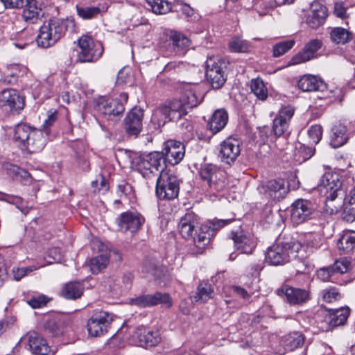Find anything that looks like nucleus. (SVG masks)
Returning <instances> with one entry per match:
<instances>
[{
    "instance_id": "1",
    "label": "nucleus",
    "mask_w": 355,
    "mask_h": 355,
    "mask_svg": "<svg viewBox=\"0 0 355 355\" xmlns=\"http://www.w3.org/2000/svg\"><path fill=\"white\" fill-rule=\"evenodd\" d=\"M179 232L182 236L191 240L198 248L196 253H202L210 242L211 233L207 225L200 226L199 218L193 213H188L179 223Z\"/></svg>"
},
{
    "instance_id": "2",
    "label": "nucleus",
    "mask_w": 355,
    "mask_h": 355,
    "mask_svg": "<svg viewBox=\"0 0 355 355\" xmlns=\"http://www.w3.org/2000/svg\"><path fill=\"white\" fill-rule=\"evenodd\" d=\"M48 137L42 130L19 124L15 128L13 139L21 150L34 153L44 148Z\"/></svg>"
},
{
    "instance_id": "3",
    "label": "nucleus",
    "mask_w": 355,
    "mask_h": 355,
    "mask_svg": "<svg viewBox=\"0 0 355 355\" xmlns=\"http://www.w3.org/2000/svg\"><path fill=\"white\" fill-rule=\"evenodd\" d=\"M66 21L63 19L52 18L44 22L37 37L39 46L49 48L53 46L64 35Z\"/></svg>"
},
{
    "instance_id": "4",
    "label": "nucleus",
    "mask_w": 355,
    "mask_h": 355,
    "mask_svg": "<svg viewBox=\"0 0 355 355\" xmlns=\"http://www.w3.org/2000/svg\"><path fill=\"white\" fill-rule=\"evenodd\" d=\"M300 248V243L296 241L275 243L268 248L266 261L274 266L284 265L295 258Z\"/></svg>"
},
{
    "instance_id": "5",
    "label": "nucleus",
    "mask_w": 355,
    "mask_h": 355,
    "mask_svg": "<svg viewBox=\"0 0 355 355\" xmlns=\"http://www.w3.org/2000/svg\"><path fill=\"white\" fill-rule=\"evenodd\" d=\"M132 165L145 178H149L156 172L166 170L163 153L159 152L138 155L133 159Z\"/></svg>"
},
{
    "instance_id": "6",
    "label": "nucleus",
    "mask_w": 355,
    "mask_h": 355,
    "mask_svg": "<svg viewBox=\"0 0 355 355\" xmlns=\"http://www.w3.org/2000/svg\"><path fill=\"white\" fill-rule=\"evenodd\" d=\"M202 100L203 94L200 91V86L187 84L183 87L181 98L171 102L173 104V110H178L182 116L186 115L189 110L198 106Z\"/></svg>"
},
{
    "instance_id": "7",
    "label": "nucleus",
    "mask_w": 355,
    "mask_h": 355,
    "mask_svg": "<svg viewBox=\"0 0 355 355\" xmlns=\"http://www.w3.org/2000/svg\"><path fill=\"white\" fill-rule=\"evenodd\" d=\"M180 190L179 180L169 170H162L157 180L155 192L161 200H173Z\"/></svg>"
},
{
    "instance_id": "8",
    "label": "nucleus",
    "mask_w": 355,
    "mask_h": 355,
    "mask_svg": "<svg viewBox=\"0 0 355 355\" xmlns=\"http://www.w3.org/2000/svg\"><path fill=\"white\" fill-rule=\"evenodd\" d=\"M78 60L80 62H94L101 57L104 51L102 43L89 35H83L78 39Z\"/></svg>"
},
{
    "instance_id": "9",
    "label": "nucleus",
    "mask_w": 355,
    "mask_h": 355,
    "mask_svg": "<svg viewBox=\"0 0 355 355\" xmlns=\"http://www.w3.org/2000/svg\"><path fill=\"white\" fill-rule=\"evenodd\" d=\"M120 98V101L116 98H99L96 103V111L107 119L122 114L125 110L123 102L128 101V96L126 93H122Z\"/></svg>"
},
{
    "instance_id": "10",
    "label": "nucleus",
    "mask_w": 355,
    "mask_h": 355,
    "mask_svg": "<svg viewBox=\"0 0 355 355\" xmlns=\"http://www.w3.org/2000/svg\"><path fill=\"white\" fill-rule=\"evenodd\" d=\"M224 62L218 56L208 57L206 63V77L214 89L221 87L225 83L223 66Z\"/></svg>"
},
{
    "instance_id": "11",
    "label": "nucleus",
    "mask_w": 355,
    "mask_h": 355,
    "mask_svg": "<svg viewBox=\"0 0 355 355\" xmlns=\"http://www.w3.org/2000/svg\"><path fill=\"white\" fill-rule=\"evenodd\" d=\"M258 191L266 198L274 200L284 198L288 193V186L282 178L270 180L258 187Z\"/></svg>"
},
{
    "instance_id": "12",
    "label": "nucleus",
    "mask_w": 355,
    "mask_h": 355,
    "mask_svg": "<svg viewBox=\"0 0 355 355\" xmlns=\"http://www.w3.org/2000/svg\"><path fill=\"white\" fill-rule=\"evenodd\" d=\"M199 174L200 178L207 182L209 187L219 191L225 187V173L217 166L211 164L202 165Z\"/></svg>"
},
{
    "instance_id": "13",
    "label": "nucleus",
    "mask_w": 355,
    "mask_h": 355,
    "mask_svg": "<svg viewBox=\"0 0 355 355\" xmlns=\"http://www.w3.org/2000/svg\"><path fill=\"white\" fill-rule=\"evenodd\" d=\"M112 321V317L105 311L94 313L87 322V331L93 337H99L107 332Z\"/></svg>"
},
{
    "instance_id": "14",
    "label": "nucleus",
    "mask_w": 355,
    "mask_h": 355,
    "mask_svg": "<svg viewBox=\"0 0 355 355\" xmlns=\"http://www.w3.org/2000/svg\"><path fill=\"white\" fill-rule=\"evenodd\" d=\"M313 204L307 200L297 199L291 205V221L293 225H298L310 219L313 211Z\"/></svg>"
},
{
    "instance_id": "15",
    "label": "nucleus",
    "mask_w": 355,
    "mask_h": 355,
    "mask_svg": "<svg viewBox=\"0 0 355 355\" xmlns=\"http://www.w3.org/2000/svg\"><path fill=\"white\" fill-rule=\"evenodd\" d=\"M182 117L179 112L173 110V104L171 101L157 107L152 114L151 123L155 128H159L169 121L178 120Z\"/></svg>"
},
{
    "instance_id": "16",
    "label": "nucleus",
    "mask_w": 355,
    "mask_h": 355,
    "mask_svg": "<svg viewBox=\"0 0 355 355\" xmlns=\"http://www.w3.org/2000/svg\"><path fill=\"white\" fill-rule=\"evenodd\" d=\"M131 305L140 308L162 304L165 307H170L172 304L171 297L167 293H156L153 295H142L130 300Z\"/></svg>"
},
{
    "instance_id": "17",
    "label": "nucleus",
    "mask_w": 355,
    "mask_h": 355,
    "mask_svg": "<svg viewBox=\"0 0 355 355\" xmlns=\"http://www.w3.org/2000/svg\"><path fill=\"white\" fill-rule=\"evenodd\" d=\"M231 239L234 241L236 250L244 254H251L257 245V240L254 236L241 229L232 231Z\"/></svg>"
},
{
    "instance_id": "18",
    "label": "nucleus",
    "mask_w": 355,
    "mask_h": 355,
    "mask_svg": "<svg viewBox=\"0 0 355 355\" xmlns=\"http://www.w3.org/2000/svg\"><path fill=\"white\" fill-rule=\"evenodd\" d=\"M144 221V218L136 211L123 212L116 218L119 230L124 232L127 231L132 233L137 232Z\"/></svg>"
},
{
    "instance_id": "19",
    "label": "nucleus",
    "mask_w": 355,
    "mask_h": 355,
    "mask_svg": "<svg viewBox=\"0 0 355 355\" xmlns=\"http://www.w3.org/2000/svg\"><path fill=\"white\" fill-rule=\"evenodd\" d=\"M24 100L20 97L17 91L13 89H6L0 93V108L3 111L21 110L24 108Z\"/></svg>"
},
{
    "instance_id": "20",
    "label": "nucleus",
    "mask_w": 355,
    "mask_h": 355,
    "mask_svg": "<svg viewBox=\"0 0 355 355\" xmlns=\"http://www.w3.org/2000/svg\"><path fill=\"white\" fill-rule=\"evenodd\" d=\"M327 17V8L318 1H313L311 3L305 21L310 28H317L324 23Z\"/></svg>"
},
{
    "instance_id": "21",
    "label": "nucleus",
    "mask_w": 355,
    "mask_h": 355,
    "mask_svg": "<svg viewBox=\"0 0 355 355\" xmlns=\"http://www.w3.org/2000/svg\"><path fill=\"white\" fill-rule=\"evenodd\" d=\"M240 153L239 141L229 137L221 143L219 157L223 162L230 164L236 160Z\"/></svg>"
},
{
    "instance_id": "22",
    "label": "nucleus",
    "mask_w": 355,
    "mask_h": 355,
    "mask_svg": "<svg viewBox=\"0 0 355 355\" xmlns=\"http://www.w3.org/2000/svg\"><path fill=\"white\" fill-rule=\"evenodd\" d=\"M144 110L140 107L132 108L125 118V128L129 135L137 136L143 127Z\"/></svg>"
},
{
    "instance_id": "23",
    "label": "nucleus",
    "mask_w": 355,
    "mask_h": 355,
    "mask_svg": "<svg viewBox=\"0 0 355 355\" xmlns=\"http://www.w3.org/2000/svg\"><path fill=\"white\" fill-rule=\"evenodd\" d=\"M322 47V42L318 39L311 40L306 43L302 51L294 55L291 60V64H299L318 57L317 52Z\"/></svg>"
},
{
    "instance_id": "24",
    "label": "nucleus",
    "mask_w": 355,
    "mask_h": 355,
    "mask_svg": "<svg viewBox=\"0 0 355 355\" xmlns=\"http://www.w3.org/2000/svg\"><path fill=\"white\" fill-rule=\"evenodd\" d=\"M163 155L165 156L164 160H167L172 165L179 164L184 157L185 149L182 143L168 140L165 144Z\"/></svg>"
},
{
    "instance_id": "25",
    "label": "nucleus",
    "mask_w": 355,
    "mask_h": 355,
    "mask_svg": "<svg viewBox=\"0 0 355 355\" xmlns=\"http://www.w3.org/2000/svg\"><path fill=\"white\" fill-rule=\"evenodd\" d=\"M304 336L299 331H293L282 337L279 346L276 349L277 354L284 355L288 351H293L302 346Z\"/></svg>"
},
{
    "instance_id": "26",
    "label": "nucleus",
    "mask_w": 355,
    "mask_h": 355,
    "mask_svg": "<svg viewBox=\"0 0 355 355\" xmlns=\"http://www.w3.org/2000/svg\"><path fill=\"white\" fill-rule=\"evenodd\" d=\"M44 16L41 3L37 0H26L22 11V19L29 24L39 22Z\"/></svg>"
},
{
    "instance_id": "27",
    "label": "nucleus",
    "mask_w": 355,
    "mask_h": 355,
    "mask_svg": "<svg viewBox=\"0 0 355 355\" xmlns=\"http://www.w3.org/2000/svg\"><path fill=\"white\" fill-rule=\"evenodd\" d=\"M321 193L329 195L330 193H338L341 187V182L338 173L330 170L322 176L318 185Z\"/></svg>"
},
{
    "instance_id": "28",
    "label": "nucleus",
    "mask_w": 355,
    "mask_h": 355,
    "mask_svg": "<svg viewBox=\"0 0 355 355\" xmlns=\"http://www.w3.org/2000/svg\"><path fill=\"white\" fill-rule=\"evenodd\" d=\"M277 293L279 295L284 293L287 302L290 304H302L305 303L309 298V293L306 289L294 288L285 286L277 289Z\"/></svg>"
},
{
    "instance_id": "29",
    "label": "nucleus",
    "mask_w": 355,
    "mask_h": 355,
    "mask_svg": "<svg viewBox=\"0 0 355 355\" xmlns=\"http://www.w3.org/2000/svg\"><path fill=\"white\" fill-rule=\"evenodd\" d=\"M294 114V110L291 107L282 108L273 120L272 129L276 136L282 135L288 129V123Z\"/></svg>"
},
{
    "instance_id": "30",
    "label": "nucleus",
    "mask_w": 355,
    "mask_h": 355,
    "mask_svg": "<svg viewBox=\"0 0 355 355\" xmlns=\"http://www.w3.org/2000/svg\"><path fill=\"white\" fill-rule=\"evenodd\" d=\"M29 347L34 355H53L47 341L36 332L28 334Z\"/></svg>"
},
{
    "instance_id": "31",
    "label": "nucleus",
    "mask_w": 355,
    "mask_h": 355,
    "mask_svg": "<svg viewBox=\"0 0 355 355\" xmlns=\"http://www.w3.org/2000/svg\"><path fill=\"white\" fill-rule=\"evenodd\" d=\"M134 336L137 338L138 345L143 347L155 346L161 341L160 334L157 329L139 328Z\"/></svg>"
},
{
    "instance_id": "32",
    "label": "nucleus",
    "mask_w": 355,
    "mask_h": 355,
    "mask_svg": "<svg viewBox=\"0 0 355 355\" xmlns=\"http://www.w3.org/2000/svg\"><path fill=\"white\" fill-rule=\"evenodd\" d=\"M331 132L330 145L334 148L345 145L349 138V132L345 123L341 121L336 123L333 126Z\"/></svg>"
},
{
    "instance_id": "33",
    "label": "nucleus",
    "mask_w": 355,
    "mask_h": 355,
    "mask_svg": "<svg viewBox=\"0 0 355 355\" xmlns=\"http://www.w3.org/2000/svg\"><path fill=\"white\" fill-rule=\"evenodd\" d=\"M297 85L303 92L323 91L327 87L325 83L320 78L313 75L303 76L298 80Z\"/></svg>"
},
{
    "instance_id": "34",
    "label": "nucleus",
    "mask_w": 355,
    "mask_h": 355,
    "mask_svg": "<svg viewBox=\"0 0 355 355\" xmlns=\"http://www.w3.org/2000/svg\"><path fill=\"white\" fill-rule=\"evenodd\" d=\"M227 121V112L224 109H218L213 113L211 118L208 122V128L212 133L216 134L225 127Z\"/></svg>"
},
{
    "instance_id": "35",
    "label": "nucleus",
    "mask_w": 355,
    "mask_h": 355,
    "mask_svg": "<svg viewBox=\"0 0 355 355\" xmlns=\"http://www.w3.org/2000/svg\"><path fill=\"white\" fill-rule=\"evenodd\" d=\"M84 286L80 282H71L64 285L61 295L66 299L75 300L79 298L83 293Z\"/></svg>"
},
{
    "instance_id": "36",
    "label": "nucleus",
    "mask_w": 355,
    "mask_h": 355,
    "mask_svg": "<svg viewBox=\"0 0 355 355\" xmlns=\"http://www.w3.org/2000/svg\"><path fill=\"white\" fill-rule=\"evenodd\" d=\"M338 247L343 254H349L354 252L355 250V232H344L338 240Z\"/></svg>"
},
{
    "instance_id": "37",
    "label": "nucleus",
    "mask_w": 355,
    "mask_h": 355,
    "mask_svg": "<svg viewBox=\"0 0 355 355\" xmlns=\"http://www.w3.org/2000/svg\"><path fill=\"white\" fill-rule=\"evenodd\" d=\"M327 196L325 211L329 214L338 213L343 207V198H338V193H330Z\"/></svg>"
},
{
    "instance_id": "38",
    "label": "nucleus",
    "mask_w": 355,
    "mask_h": 355,
    "mask_svg": "<svg viewBox=\"0 0 355 355\" xmlns=\"http://www.w3.org/2000/svg\"><path fill=\"white\" fill-rule=\"evenodd\" d=\"M330 37L335 44H345L352 39V34L344 28L336 27L331 30Z\"/></svg>"
},
{
    "instance_id": "39",
    "label": "nucleus",
    "mask_w": 355,
    "mask_h": 355,
    "mask_svg": "<svg viewBox=\"0 0 355 355\" xmlns=\"http://www.w3.org/2000/svg\"><path fill=\"white\" fill-rule=\"evenodd\" d=\"M170 38L173 42L174 49L178 53H183L184 50L191 44L189 38L180 33L171 32Z\"/></svg>"
},
{
    "instance_id": "40",
    "label": "nucleus",
    "mask_w": 355,
    "mask_h": 355,
    "mask_svg": "<svg viewBox=\"0 0 355 355\" xmlns=\"http://www.w3.org/2000/svg\"><path fill=\"white\" fill-rule=\"evenodd\" d=\"M231 52L234 53H248L251 50L250 44L239 36L231 38L228 44Z\"/></svg>"
},
{
    "instance_id": "41",
    "label": "nucleus",
    "mask_w": 355,
    "mask_h": 355,
    "mask_svg": "<svg viewBox=\"0 0 355 355\" xmlns=\"http://www.w3.org/2000/svg\"><path fill=\"white\" fill-rule=\"evenodd\" d=\"M146 1L152 11L157 15H165L171 9L170 3L166 0H146Z\"/></svg>"
},
{
    "instance_id": "42",
    "label": "nucleus",
    "mask_w": 355,
    "mask_h": 355,
    "mask_svg": "<svg viewBox=\"0 0 355 355\" xmlns=\"http://www.w3.org/2000/svg\"><path fill=\"white\" fill-rule=\"evenodd\" d=\"M213 289L208 283H200L198 286V292L193 297L194 301L205 302L212 297Z\"/></svg>"
},
{
    "instance_id": "43",
    "label": "nucleus",
    "mask_w": 355,
    "mask_h": 355,
    "mask_svg": "<svg viewBox=\"0 0 355 355\" xmlns=\"http://www.w3.org/2000/svg\"><path fill=\"white\" fill-rule=\"evenodd\" d=\"M250 88L253 94L260 100H265L268 97V89L263 82L259 78L252 79L250 83Z\"/></svg>"
},
{
    "instance_id": "44",
    "label": "nucleus",
    "mask_w": 355,
    "mask_h": 355,
    "mask_svg": "<svg viewBox=\"0 0 355 355\" xmlns=\"http://www.w3.org/2000/svg\"><path fill=\"white\" fill-rule=\"evenodd\" d=\"M109 263V257L106 254H100L89 261V269L92 273H98L105 268Z\"/></svg>"
},
{
    "instance_id": "45",
    "label": "nucleus",
    "mask_w": 355,
    "mask_h": 355,
    "mask_svg": "<svg viewBox=\"0 0 355 355\" xmlns=\"http://www.w3.org/2000/svg\"><path fill=\"white\" fill-rule=\"evenodd\" d=\"M349 315V309L348 307H343L336 309L331 315L330 322L334 326L343 324L347 320Z\"/></svg>"
},
{
    "instance_id": "46",
    "label": "nucleus",
    "mask_w": 355,
    "mask_h": 355,
    "mask_svg": "<svg viewBox=\"0 0 355 355\" xmlns=\"http://www.w3.org/2000/svg\"><path fill=\"white\" fill-rule=\"evenodd\" d=\"M44 329L53 336H58L63 334L61 321L55 318L46 320L44 324Z\"/></svg>"
},
{
    "instance_id": "47",
    "label": "nucleus",
    "mask_w": 355,
    "mask_h": 355,
    "mask_svg": "<svg viewBox=\"0 0 355 355\" xmlns=\"http://www.w3.org/2000/svg\"><path fill=\"white\" fill-rule=\"evenodd\" d=\"M295 43L294 40H289L280 42L273 46L272 55L275 58L279 57L293 48Z\"/></svg>"
},
{
    "instance_id": "48",
    "label": "nucleus",
    "mask_w": 355,
    "mask_h": 355,
    "mask_svg": "<svg viewBox=\"0 0 355 355\" xmlns=\"http://www.w3.org/2000/svg\"><path fill=\"white\" fill-rule=\"evenodd\" d=\"M43 266H31L28 267H24V268H18V267H14L12 269V279L16 281H19L21 279L27 275L28 273L42 267Z\"/></svg>"
},
{
    "instance_id": "49",
    "label": "nucleus",
    "mask_w": 355,
    "mask_h": 355,
    "mask_svg": "<svg viewBox=\"0 0 355 355\" xmlns=\"http://www.w3.org/2000/svg\"><path fill=\"white\" fill-rule=\"evenodd\" d=\"M9 175L15 178L18 180H26L28 182L31 178L30 174L28 171L22 169L15 165H10L9 168H7Z\"/></svg>"
},
{
    "instance_id": "50",
    "label": "nucleus",
    "mask_w": 355,
    "mask_h": 355,
    "mask_svg": "<svg viewBox=\"0 0 355 355\" xmlns=\"http://www.w3.org/2000/svg\"><path fill=\"white\" fill-rule=\"evenodd\" d=\"M58 118V112L55 110H51L47 112V117L42 125V131L46 136H49L51 127L53 125Z\"/></svg>"
},
{
    "instance_id": "51",
    "label": "nucleus",
    "mask_w": 355,
    "mask_h": 355,
    "mask_svg": "<svg viewBox=\"0 0 355 355\" xmlns=\"http://www.w3.org/2000/svg\"><path fill=\"white\" fill-rule=\"evenodd\" d=\"M117 83L125 85H131L133 83V74L130 67H124L119 71Z\"/></svg>"
},
{
    "instance_id": "52",
    "label": "nucleus",
    "mask_w": 355,
    "mask_h": 355,
    "mask_svg": "<svg viewBox=\"0 0 355 355\" xmlns=\"http://www.w3.org/2000/svg\"><path fill=\"white\" fill-rule=\"evenodd\" d=\"M334 275L347 272L351 268V262L347 259H340L335 261L331 266Z\"/></svg>"
},
{
    "instance_id": "53",
    "label": "nucleus",
    "mask_w": 355,
    "mask_h": 355,
    "mask_svg": "<svg viewBox=\"0 0 355 355\" xmlns=\"http://www.w3.org/2000/svg\"><path fill=\"white\" fill-rule=\"evenodd\" d=\"M142 272L155 277H159V268L155 261L148 260L144 263Z\"/></svg>"
},
{
    "instance_id": "54",
    "label": "nucleus",
    "mask_w": 355,
    "mask_h": 355,
    "mask_svg": "<svg viewBox=\"0 0 355 355\" xmlns=\"http://www.w3.org/2000/svg\"><path fill=\"white\" fill-rule=\"evenodd\" d=\"M343 211L342 212L343 218L347 222L355 220V205L348 200L347 202L343 204Z\"/></svg>"
},
{
    "instance_id": "55",
    "label": "nucleus",
    "mask_w": 355,
    "mask_h": 355,
    "mask_svg": "<svg viewBox=\"0 0 355 355\" xmlns=\"http://www.w3.org/2000/svg\"><path fill=\"white\" fill-rule=\"evenodd\" d=\"M308 135L312 144H318L322 136V126L320 125H311L308 130Z\"/></svg>"
},
{
    "instance_id": "56",
    "label": "nucleus",
    "mask_w": 355,
    "mask_h": 355,
    "mask_svg": "<svg viewBox=\"0 0 355 355\" xmlns=\"http://www.w3.org/2000/svg\"><path fill=\"white\" fill-rule=\"evenodd\" d=\"M77 12L81 18L89 19L97 16L100 13V8L98 7L80 8H78Z\"/></svg>"
},
{
    "instance_id": "57",
    "label": "nucleus",
    "mask_w": 355,
    "mask_h": 355,
    "mask_svg": "<svg viewBox=\"0 0 355 355\" xmlns=\"http://www.w3.org/2000/svg\"><path fill=\"white\" fill-rule=\"evenodd\" d=\"M321 295L324 301L327 302H332L340 299L339 292L335 287L322 290Z\"/></svg>"
},
{
    "instance_id": "58",
    "label": "nucleus",
    "mask_w": 355,
    "mask_h": 355,
    "mask_svg": "<svg viewBox=\"0 0 355 355\" xmlns=\"http://www.w3.org/2000/svg\"><path fill=\"white\" fill-rule=\"evenodd\" d=\"M0 200H4L9 203L15 204L16 205L17 207L22 212L24 211V209L22 206L23 200L19 196H10L0 192Z\"/></svg>"
},
{
    "instance_id": "59",
    "label": "nucleus",
    "mask_w": 355,
    "mask_h": 355,
    "mask_svg": "<svg viewBox=\"0 0 355 355\" xmlns=\"http://www.w3.org/2000/svg\"><path fill=\"white\" fill-rule=\"evenodd\" d=\"M48 299L44 295H37L31 297L27 302L32 308L38 309L46 305Z\"/></svg>"
},
{
    "instance_id": "60",
    "label": "nucleus",
    "mask_w": 355,
    "mask_h": 355,
    "mask_svg": "<svg viewBox=\"0 0 355 355\" xmlns=\"http://www.w3.org/2000/svg\"><path fill=\"white\" fill-rule=\"evenodd\" d=\"M313 155L312 151L310 149H306L304 146L301 145L300 149L297 150L295 156H299L296 160L299 162H304L309 159Z\"/></svg>"
},
{
    "instance_id": "61",
    "label": "nucleus",
    "mask_w": 355,
    "mask_h": 355,
    "mask_svg": "<svg viewBox=\"0 0 355 355\" xmlns=\"http://www.w3.org/2000/svg\"><path fill=\"white\" fill-rule=\"evenodd\" d=\"M47 257L49 258V260H47L48 264H51L54 262H60L62 259L61 250L58 248H54L49 250Z\"/></svg>"
},
{
    "instance_id": "62",
    "label": "nucleus",
    "mask_w": 355,
    "mask_h": 355,
    "mask_svg": "<svg viewBox=\"0 0 355 355\" xmlns=\"http://www.w3.org/2000/svg\"><path fill=\"white\" fill-rule=\"evenodd\" d=\"M334 275L331 267L322 268L318 270V277L323 282L330 281L331 277Z\"/></svg>"
},
{
    "instance_id": "63",
    "label": "nucleus",
    "mask_w": 355,
    "mask_h": 355,
    "mask_svg": "<svg viewBox=\"0 0 355 355\" xmlns=\"http://www.w3.org/2000/svg\"><path fill=\"white\" fill-rule=\"evenodd\" d=\"M334 15L341 19H345L348 17L347 13V8L345 7L343 3L336 2L334 5Z\"/></svg>"
},
{
    "instance_id": "64",
    "label": "nucleus",
    "mask_w": 355,
    "mask_h": 355,
    "mask_svg": "<svg viewBox=\"0 0 355 355\" xmlns=\"http://www.w3.org/2000/svg\"><path fill=\"white\" fill-rule=\"evenodd\" d=\"M25 0H1L6 8H18L22 7Z\"/></svg>"
}]
</instances>
